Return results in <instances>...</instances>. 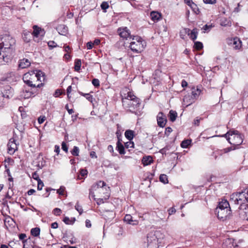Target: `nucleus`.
<instances>
[{
	"instance_id": "nucleus-1",
	"label": "nucleus",
	"mask_w": 248,
	"mask_h": 248,
	"mask_svg": "<svg viewBox=\"0 0 248 248\" xmlns=\"http://www.w3.org/2000/svg\"><path fill=\"white\" fill-rule=\"evenodd\" d=\"M24 83L32 88H40L43 83L39 82L45 80L44 73L40 70H34L25 74L23 77Z\"/></svg>"
},
{
	"instance_id": "nucleus-2",
	"label": "nucleus",
	"mask_w": 248,
	"mask_h": 248,
	"mask_svg": "<svg viewBox=\"0 0 248 248\" xmlns=\"http://www.w3.org/2000/svg\"><path fill=\"white\" fill-rule=\"evenodd\" d=\"M122 103L125 108L132 112L138 110L140 106V99L131 92H128L127 95L122 98Z\"/></svg>"
},
{
	"instance_id": "nucleus-3",
	"label": "nucleus",
	"mask_w": 248,
	"mask_h": 248,
	"mask_svg": "<svg viewBox=\"0 0 248 248\" xmlns=\"http://www.w3.org/2000/svg\"><path fill=\"white\" fill-rule=\"evenodd\" d=\"M15 40L9 35L0 36V50L13 56L15 50Z\"/></svg>"
},
{
	"instance_id": "nucleus-4",
	"label": "nucleus",
	"mask_w": 248,
	"mask_h": 248,
	"mask_svg": "<svg viewBox=\"0 0 248 248\" xmlns=\"http://www.w3.org/2000/svg\"><path fill=\"white\" fill-rule=\"evenodd\" d=\"M215 213L218 219L222 220L227 219L231 213L229 202L227 200H222L219 202Z\"/></svg>"
},
{
	"instance_id": "nucleus-5",
	"label": "nucleus",
	"mask_w": 248,
	"mask_h": 248,
	"mask_svg": "<svg viewBox=\"0 0 248 248\" xmlns=\"http://www.w3.org/2000/svg\"><path fill=\"white\" fill-rule=\"evenodd\" d=\"M231 200L235 204H239L240 208L247 206L248 203V188L241 192L232 195Z\"/></svg>"
},
{
	"instance_id": "nucleus-6",
	"label": "nucleus",
	"mask_w": 248,
	"mask_h": 248,
	"mask_svg": "<svg viewBox=\"0 0 248 248\" xmlns=\"http://www.w3.org/2000/svg\"><path fill=\"white\" fill-rule=\"evenodd\" d=\"M223 137H226L231 144L235 146L240 145L243 141V136L240 134L237 131H230Z\"/></svg>"
},
{
	"instance_id": "nucleus-7",
	"label": "nucleus",
	"mask_w": 248,
	"mask_h": 248,
	"mask_svg": "<svg viewBox=\"0 0 248 248\" xmlns=\"http://www.w3.org/2000/svg\"><path fill=\"white\" fill-rule=\"evenodd\" d=\"M146 46V42L140 36H134L130 43L131 50L136 53L142 52Z\"/></svg>"
},
{
	"instance_id": "nucleus-8",
	"label": "nucleus",
	"mask_w": 248,
	"mask_h": 248,
	"mask_svg": "<svg viewBox=\"0 0 248 248\" xmlns=\"http://www.w3.org/2000/svg\"><path fill=\"white\" fill-rule=\"evenodd\" d=\"M106 186V183L103 181H99L93 184L91 188L90 189L89 195L93 197H94L96 194L101 193L104 191V186Z\"/></svg>"
},
{
	"instance_id": "nucleus-9",
	"label": "nucleus",
	"mask_w": 248,
	"mask_h": 248,
	"mask_svg": "<svg viewBox=\"0 0 248 248\" xmlns=\"http://www.w3.org/2000/svg\"><path fill=\"white\" fill-rule=\"evenodd\" d=\"M182 33H184V35L187 34L193 41L197 39L198 34V30L196 28L193 29L192 31L188 28H185L182 30Z\"/></svg>"
},
{
	"instance_id": "nucleus-10",
	"label": "nucleus",
	"mask_w": 248,
	"mask_h": 248,
	"mask_svg": "<svg viewBox=\"0 0 248 248\" xmlns=\"http://www.w3.org/2000/svg\"><path fill=\"white\" fill-rule=\"evenodd\" d=\"M8 153L10 155H13L17 150V144L14 139H10L8 144Z\"/></svg>"
},
{
	"instance_id": "nucleus-11",
	"label": "nucleus",
	"mask_w": 248,
	"mask_h": 248,
	"mask_svg": "<svg viewBox=\"0 0 248 248\" xmlns=\"http://www.w3.org/2000/svg\"><path fill=\"white\" fill-rule=\"evenodd\" d=\"M118 32L121 37L127 40L128 38H132L129 30L126 27L119 28Z\"/></svg>"
},
{
	"instance_id": "nucleus-12",
	"label": "nucleus",
	"mask_w": 248,
	"mask_h": 248,
	"mask_svg": "<svg viewBox=\"0 0 248 248\" xmlns=\"http://www.w3.org/2000/svg\"><path fill=\"white\" fill-rule=\"evenodd\" d=\"M19 78L20 77L17 74L14 72H11L6 75L5 80L10 83H12L17 81Z\"/></svg>"
},
{
	"instance_id": "nucleus-13",
	"label": "nucleus",
	"mask_w": 248,
	"mask_h": 248,
	"mask_svg": "<svg viewBox=\"0 0 248 248\" xmlns=\"http://www.w3.org/2000/svg\"><path fill=\"white\" fill-rule=\"evenodd\" d=\"M157 121L158 126L161 127H164L167 123L166 116L162 112H159L157 116Z\"/></svg>"
},
{
	"instance_id": "nucleus-14",
	"label": "nucleus",
	"mask_w": 248,
	"mask_h": 248,
	"mask_svg": "<svg viewBox=\"0 0 248 248\" xmlns=\"http://www.w3.org/2000/svg\"><path fill=\"white\" fill-rule=\"evenodd\" d=\"M35 92L33 90L31 91L27 90L25 89V88L23 90L22 92H20V97L21 98L23 99H27L30 97L33 96Z\"/></svg>"
},
{
	"instance_id": "nucleus-15",
	"label": "nucleus",
	"mask_w": 248,
	"mask_h": 248,
	"mask_svg": "<svg viewBox=\"0 0 248 248\" xmlns=\"http://www.w3.org/2000/svg\"><path fill=\"white\" fill-rule=\"evenodd\" d=\"M59 33L61 35H65L68 32V28L65 25L61 24L57 26L56 28Z\"/></svg>"
},
{
	"instance_id": "nucleus-16",
	"label": "nucleus",
	"mask_w": 248,
	"mask_h": 248,
	"mask_svg": "<svg viewBox=\"0 0 248 248\" xmlns=\"http://www.w3.org/2000/svg\"><path fill=\"white\" fill-rule=\"evenodd\" d=\"M231 44H232L233 48L235 49H239L242 46V42L241 40L237 37L234 38L231 40Z\"/></svg>"
},
{
	"instance_id": "nucleus-17",
	"label": "nucleus",
	"mask_w": 248,
	"mask_h": 248,
	"mask_svg": "<svg viewBox=\"0 0 248 248\" xmlns=\"http://www.w3.org/2000/svg\"><path fill=\"white\" fill-rule=\"evenodd\" d=\"M183 101L184 104L186 106H188L195 102L192 96L189 94L186 95L184 96Z\"/></svg>"
},
{
	"instance_id": "nucleus-18",
	"label": "nucleus",
	"mask_w": 248,
	"mask_h": 248,
	"mask_svg": "<svg viewBox=\"0 0 248 248\" xmlns=\"http://www.w3.org/2000/svg\"><path fill=\"white\" fill-rule=\"evenodd\" d=\"M11 93H12L11 91H10ZM10 96H12V93L10 94H4L1 91H0V108H3L4 106V98H10Z\"/></svg>"
},
{
	"instance_id": "nucleus-19",
	"label": "nucleus",
	"mask_w": 248,
	"mask_h": 248,
	"mask_svg": "<svg viewBox=\"0 0 248 248\" xmlns=\"http://www.w3.org/2000/svg\"><path fill=\"white\" fill-rule=\"evenodd\" d=\"M201 92V91L200 89H198V88L195 89V88H192V91H191V95L192 98L194 99V101L196 100L199 95L200 94Z\"/></svg>"
},
{
	"instance_id": "nucleus-20",
	"label": "nucleus",
	"mask_w": 248,
	"mask_h": 248,
	"mask_svg": "<svg viewBox=\"0 0 248 248\" xmlns=\"http://www.w3.org/2000/svg\"><path fill=\"white\" fill-rule=\"evenodd\" d=\"M31 64L30 61L26 59L20 60L19 63V67L22 69L25 68L29 66Z\"/></svg>"
},
{
	"instance_id": "nucleus-21",
	"label": "nucleus",
	"mask_w": 248,
	"mask_h": 248,
	"mask_svg": "<svg viewBox=\"0 0 248 248\" xmlns=\"http://www.w3.org/2000/svg\"><path fill=\"white\" fill-rule=\"evenodd\" d=\"M124 221L129 224L137 225L138 222L132 220V217L130 215H126L124 217Z\"/></svg>"
},
{
	"instance_id": "nucleus-22",
	"label": "nucleus",
	"mask_w": 248,
	"mask_h": 248,
	"mask_svg": "<svg viewBox=\"0 0 248 248\" xmlns=\"http://www.w3.org/2000/svg\"><path fill=\"white\" fill-rule=\"evenodd\" d=\"M33 31L31 33L35 37H38L39 35L41 33V32H44L42 30L41 28L38 27V26L34 25L33 27Z\"/></svg>"
},
{
	"instance_id": "nucleus-23",
	"label": "nucleus",
	"mask_w": 248,
	"mask_h": 248,
	"mask_svg": "<svg viewBox=\"0 0 248 248\" xmlns=\"http://www.w3.org/2000/svg\"><path fill=\"white\" fill-rule=\"evenodd\" d=\"M117 148L120 154L124 155L125 154L124 147L120 140L117 143Z\"/></svg>"
},
{
	"instance_id": "nucleus-24",
	"label": "nucleus",
	"mask_w": 248,
	"mask_h": 248,
	"mask_svg": "<svg viewBox=\"0 0 248 248\" xmlns=\"http://www.w3.org/2000/svg\"><path fill=\"white\" fill-rule=\"evenodd\" d=\"M152 162L153 159L150 156L143 157L142 159V163L144 166L150 165Z\"/></svg>"
},
{
	"instance_id": "nucleus-25",
	"label": "nucleus",
	"mask_w": 248,
	"mask_h": 248,
	"mask_svg": "<svg viewBox=\"0 0 248 248\" xmlns=\"http://www.w3.org/2000/svg\"><path fill=\"white\" fill-rule=\"evenodd\" d=\"M152 19L154 21H157L161 17L160 14L157 12L153 11L150 14Z\"/></svg>"
},
{
	"instance_id": "nucleus-26",
	"label": "nucleus",
	"mask_w": 248,
	"mask_h": 248,
	"mask_svg": "<svg viewBox=\"0 0 248 248\" xmlns=\"http://www.w3.org/2000/svg\"><path fill=\"white\" fill-rule=\"evenodd\" d=\"M247 207H245L244 208H240V214L245 216L244 218L247 220L248 221V205L246 206Z\"/></svg>"
},
{
	"instance_id": "nucleus-27",
	"label": "nucleus",
	"mask_w": 248,
	"mask_h": 248,
	"mask_svg": "<svg viewBox=\"0 0 248 248\" xmlns=\"http://www.w3.org/2000/svg\"><path fill=\"white\" fill-rule=\"evenodd\" d=\"M134 132L131 130H127L125 131L124 135L125 137L129 140H131L134 138Z\"/></svg>"
},
{
	"instance_id": "nucleus-28",
	"label": "nucleus",
	"mask_w": 248,
	"mask_h": 248,
	"mask_svg": "<svg viewBox=\"0 0 248 248\" xmlns=\"http://www.w3.org/2000/svg\"><path fill=\"white\" fill-rule=\"evenodd\" d=\"M177 116V113L176 111L170 110L169 112V118L170 121L174 122Z\"/></svg>"
},
{
	"instance_id": "nucleus-29",
	"label": "nucleus",
	"mask_w": 248,
	"mask_h": 248,
	"mask_svg": "<svg viewBox=\"0 0 248 248\" xmlns=\"http://www.w3.org/2000/svg\"><path fill=\"white\" fill-rule=\"evenodd\" d=\"M31 233L35 237L38 236L40 233V229L37 227L32 228L31 231Z\"/></svg>"
},
{
	"instance_id": "nucleus-30",
	"label": "nucleus",
	"mask_w": 248,
	"mask_h": 248,
	"mask_svg": "<svg viewBox=\"0 0 248 248\" xmlns=\"http://www.w3.org/2000/svg\"><path fill=\"white\" fill-rule=\"evenodd\" d=\"M81 65V60L80 59L76 60L75 62V70L76 71H79L80 69Z\"/></svg>"
},
{
	"instance_id": "nucleus-31",
	"label": "nucleus",
	"mask_w": 248,
	"mask_h": 248,
	"mask_svg": "<svg viewBox=\"0 0 248 248\" xmlns=\"http://www.w3.org/2000/svg\"><path fill=\"white\" fill-rule=\"evenodd\" d=\"M233 240L232 238H228L226 240L224 243V246L229 245L228 248H234V246L233 244Z\"/></svg>"
},
{
	"instance_id": "nucleus-32",
	"label": "nucleus",
	"mask_w": 248,
	"mask_h": 248,
	"mask_svg": "<svg viewBox=\"0 0 248 248\" xmlns=\"http://www.w3.org/2000/svg\"><path fill=\"white\" fill-rule=\"evenodd\" d=\"M191 140H183L181 144V146L183 148H187L188 145L191 143Z\"/></svg>"
},
{
	"instance_id": "nucleus-33",
	"label": "nucleus",
	"mask_w": 248,
	"mask_h": 248,
	"mask_svg": "<svg viewBox=\"0 0 248 248\" xmlns=\"http://www.w3.org/2000/svg\"><path fill=\"white\" fill-rule=\"evenodd\" d=\"M80 94L82 96H84L86 97V98L89 100L90 102H92L93 100V97L92 95L89 93H84L82 92H79Z\"/></svg>"
},
{
	"instance_id": "nucleus-34",
	"label": "nucleus",
	"mask_w": 248,
	"mask_h": 248,
	"mask_svg": "<svg viewBox=\"0 0 248 248\" xmlns=\"http://www.w3.org/2000/svg\"><path fill=\"white\" fill-rule=\"evenodd\" d=\"M160 181L164 184H167L168 183L167 176L165 174H161L159 176Z\"/></svg>"
},
{
	"instance_id": "nucleus-35",
	"label": "nucleus",
	"mask_w": 248,
	"mask_h": 248,
	"mask_svg": "<svg viewBox=\"0 0 248 248\" xmlns=\"http://www.w3.org/2000/svg\"><path fill=\"white\" fill-rule=\"evenodd\" d=\"M190 7L193 9L194 12L196 14L198 15L200 14V11L199 8L197 7V5L195 4L194 2H192V5H191Z\"/></svg>"
},
{
	"instance_id": "nucleus-36",
	"label": "nucleus",
	"mask_w": 248,
	"mask_h": 248,
	"mask_svg": "<svg viewBox=\"0 0 248 248\" xmlns=\"http://www.w3.org/2000/svg\"><path fill=\"white\" fill-rule=\"evenodd\" d=\"M79 152V148L77 146H74L73 150L71 151L72 155L74 156H78Z\"/></svg>"
},
{
	"instance_id": "nucleus-37",
	"label": "nucleus",
	"mask_w": 248,
	"mask_h": 248,
	"mask_svg": "<svg viewBox=\"0 0 248 248\" xmlns=\"http://www.w3.org/2000/svg\"><path fill=\"white\" fill-rule=\"evenodd\" d=\"M63 222L66 224H72L75 221V218H73V220H71L68 217H65L63 219Z\"/></svg>"
},
{
	"instance_id": "nucleus-38",
	"label": "nucleus",
	"mask_w": 248,
	"mask_h": 248,
	"mask_svg": "<svg viewBox=\"0 0 248 248\" xmlns=\"http://www.w3.org/2000/svg\"><path fill=\"white\" fill-rule=\"evenodd\" d=\"M214 26L212 24L209 25L206 24L202 27V29L204 30V32H208Z\"/></svg>"
},
{
	"instance_id": "nucleus-39",
	"label": "nucleus",
	"mask_w": 248,
	"mask_h": 248,
	"mask_svg": "<svg viewBox=\"0 0 248 248\" xmlns=\"http://www.w3.org/2000/svg\"><path fill=\"white\" fill-rule=\"evenodd\" d=\"M75 209L78 212L79 214L81 215L83 212V209L80 205H79L78 203L77 202L75 206Z\"/></svg>"
},
{
	"instance_id": "nucleus-40",
	"label": "nucleus",
	"mask_w": 248,
	"mask_h": 248,
	"mask_svg": "<svg viewBox=\"0 0 248 248\" xmlns=\"http://www.w3.org/2000/svg\"><path fill=\"white\" fill-rule=\"evenodd\" d=\"M195 48L197 50H200L202 49L203 47L202 44L200 42H195L194 44Z\"/></svg>"
},
{
	"instance_id": "nucleus-41",
	"label": "nucleus",
	"mask_w": 248,
	"mask_h": 248,
	"mask_svg": "<svg viewBox=\"0 0 248 248\" xmlns=\"http://www.w3.org/2000/svg\"><path fill=\"white\" fill-rule=\"evenodd\" d=\"M134 143L133 142L131 141V140L128 142H126L125 143V147L126 148H134Z\"/></svg>"
},
{
	"instance_id": "nucleus-42",
	"label": "nucleus",
	"mask_w": 248,
	"mask_h": 248,
	"mask_svg": "<svg viewBox=\"0 0 248 248\" xmlns=\"http://www.w3.org/2000/svg\"><path fill=\"white\" fill-rule=\"evenodd\" d=\"M65 190V187L63 186H61L60 188L57 190V193L61 195H63L64 194V191Z\"/></svg>"
},
{
	"instance_id": "nucleus-43",
	"label": "nucleus",
	"mask_w": 248,
	"mask_h": 248,
	"mask_svg": "<svg viewBox=\"0 0 248 248\" xmlns=\"http://www.w3.org/2000/svg\"><path fill=\"white\" fill-rule=\"evenodd\" d=\"M92 83L95 87H98L100 85L99 80L96 78H94L93 79Z\"/></svg>"
},
{
	"instance_id": "nucleus-44",
	"label": "nucleus",
	"mask_w": 248,
	"mask_h": 248,
	"mask_svg": "<svg viewBox=\"0 0 248 248\" xmlns=\"http://www.w3.org/2000/svg\"><path fill=\"white\" fill-rule=\"evenodd\" d=\"M43 186H44V184H43V182L40 179H39L38 181V186H37L38 190H42Z\"/></svg>"
},
{
	"instance_id": "nucleus-45",
	"label": "nucleus",
	"mask_w": 248,
	"mask_h": 248,
	"mask_svg": "<svg viewBox=\"0 0 248 248\" xmlns=\"http://www.w3.org/2000/svg\"><path fill=\"white\" fill-rule=\"evenodd\" d=\"M53 213L55 215L59 216L62 213V211L60 209L56 208L53 210Z\"/></svg>"
},
{
	"instance_id": "nucleus-46",
	"label": "nucleus",
	"mask_w": 248,
	"mask_h": 248,
	"mask_svg": "<svg viewBox=\"0 0 248 248\" xmlns=\"http://www.w3.org/2000/svg\"><path fill=\"white\" fill-rule=\"evenodd\" d=\"M46 117L45 116H41L38 118V122L39 124H41L46 120Z\"/></svg>"
},
{
	"instance_id": "nucleus-47",
	"label": "nucleus",
	"mask_w": 248,
	"mask_h": 248,
	"mask_svg": "<svg viewBox=\"0 0 248 248\" xmlns=\"http://www.w3.org/2000/svg\"><path fill=\"white\" fill-rule=\"evenodd\" d=\"M48 46L49 47L53 48L57 46L56 43L54 41H50L47 43Z\"/></svg>"
},
{
	"instance_id": "nucleus-48",
	"label": "nucleus",
	"mask_w": 248,
	"mask_h": 248,
	"mask_svg": "<svg viewBox=\"0 0 248 248\" xmlns=\"http://www.w3.org/2000/svg\"><path fill=\"white\" fill-rule=\"evenodd\" d=\"M203 1L206 4H214L216 3L217 0H203Z\"/></svg>"
},
{
	"instance_id": "nucleus-49",
	"label": "nucleus",
	"mask_w": 248,
	"mask_h": 248,
	"mask_svg": "<svg viewBox=\"0 0 248 248\" xmlns=\"http://www.w3.org/2000/svg\"><path fill=\"white\" fill-rule=\"evenodd\" d=\"M109 6L107 2H103L101 5V7L103 10H106L108 8Z\"/></svg>"
},
{
	"instance_id": "nucleus-50",
	"label": "nucleus",
	"mask_w": 248,
	"mask_h": 248,
	"mask_svg": "<svg viewBox=\"0 0 248 248\" xmlns=\"http://www.w3.org/2000/svg\"><path fill=\"white\" fill-rule=\"evenodd\" d=\"M31 34L30 33H26L24 34V36L23 37V39L26 42H29L30 41V38L28 37V36H30Z\"/></svg>"
},
{
	"instance_id": "nucleus-51",
	"label": "nucleus",
	"mask_w": 248,
	"mask_h": 248,
	"mask_svg": "<svg viewBox=\"0 0 248 248\" xmlns=\"http://www.w3.org/2000/svg\"><path fill=\"white\" fill-rule=\"evenodd\" d=\"M62 148L66 153H67L68 152V148L64 142H62Z\"/></svg>"
},
{
	"instance_id": "nucleus-52",
	"label": "nucleus",
	"mask_w": 248,
	"mask_h": 248,
	"mask_svg": "<svg viewBox=\"0 0 248 248\" xmlns=\"http://www.w3.org/2000/svg\"><path fill=\"white\" fill-rule=\"evenodd\" d=\"M234 149L235 148H232V147H228L224 149L223 150H221V152H222V153H227L232 150H234Z\"/></svg>"
},
{
	"instance_id": "nucleus-53",
	"label": "nucleus",
	"mask_w": 248,
	"mask_h": 248,
	"mask_svg": "<svg viewBox=\"0 0 248 248\" xmlns=\"http://www.w3.org/2000/svg\"><path fill=\"white\" fill-rule=\"evenodd\" d=\"M172 130L171 128L170 127H168L166 128L165 130V134L167 136H169V134L170 133L172 132Z\"/></svg>"
},
{
	"instance_id": "nucleus-54",
	"label": "nucleus",
	"mask_w": 248,
	"mask_h": 248,
	"mask_svg": "<svg viewBox=\"0 0 248 248\" xmlns=\"http://www.w3.org/2000/svg\"><path fill=\"white\" fill-rule=\"evenodd\" d=\"M176 212V210L174 208L171 207L168 210L169 215H171L174 214Z\"/></svg>"
},
{
	"instance_id": "nucleus-55",
	"label": "nucleus",
	"mask_w": 248,
	"mask_h": 248,
	"mask_svg": "<svg viewBox=\"0 0 248 248\" xmlns=\"http://www.w3.org/2000/svg\"><path fill=\"white\" fill-rule=\"evenodd\" d=\"M80 173L81 176H85L87 175V171L86 170L82 169L80 170Z\"/></svg>"
},
{
	"instance_id": "nucleus-56",
	"label": "nucleus",
	"mask_w": 248,
	"mask_h": 248,
	"mask_svg": "<svg viewBox=\"0 0 248 248\" xmlns=\"http://www.w3.org/2000/svg\"><path fill=\"white\" fill-rule=\"evenodd\" d=\"M85 225L86 227L87 228H90L92 226V224L91 223V221L89 219H86L85 221Z\"/></svg>"
},
{
	"instance_id": "nucleus-57",
	"label": "nucleus",
	"mask_w": 248,
	"mask_h": 248,
	"mask_svg": "<svg viewBox=\"0 0 248 248\" xmlns=\"http://www.w3.org/2000/svg\"><path fill=\"white\" fill-rule=\"evenodd\" d=\"M93 44L92 42H89L87 44V47L88 49H91L93 46Z\"/></svg>"
},
{
	"instance_id": "nucleus-58",
	"label": "nucleus",
	"mask_w": 248,
	"mask_h": 248,
	"mask_svg": "<svg viewBox=\"0 0 248 248\" xmlns=\"http://www.w3.org/2000/svg\"><path fill=\"white\" fill-rule=\"evenodd\" d=\"M65 108L67 109V110L68 111V112L69 114H72L74 112V110H73V109H69L68 108V104L66 105Z\"/></svg>"
},
{
	"instance_id": "nucleus-59",
	"label": "nucleus",
	"mask_w": 248,
	"mask_h": 248,
	"mask_svg": "<svg viewBox=\"0 0 248 248\" xmlns=\"http://www.w3.org/2000/svg\"><path fill=\"white\" fill-rule=\"evenodd\" d=\"M201 119H198L197 118L194 121V124L195 125L198 126L199 125L200 120Z\"/></svg>"
},
{
	"instance_id": "nucleus-60",
	"label": "nucleus",
	"mask_w": 248,
	"mask_h": 248,
	"mask_svg": "<svg viewBox=\"0 0 248 248\" xmlns=\"http://www.w3.org/2000/svg\"><path fill=\"white\" fill-rule=\"evenodd\" d=\"M72 91V87L71 86H69L68 87L67 89V94L68 97H69V94L71 93Z\"/></svg>"
},
{
	"instance_id": "nucleus-61",
	"label": "nucleus",
	"mask_w": 248,
	"mask_h": 248,
	"mask_svg": "<svg viewBox=\"0 0 248 248\" xmlns=\"http://www.w3.org/2000/svg\"><path fill=\"white\" fill-rule=\"evenodd\" d=\"M51 228L53 229H56L58 227V224L57 222H53L51 225Z\"/></svg>"
},
{
	"instance_id": "nucleus-62",
	"label": "nucleus",
	"mask_w": 248,
	"mask_h": 248,
	"mask_svg": "<svg viewBox=\"0 0 248 248\" xmlns=\"http://www.w3.org/2000/svg\"><path fill=\"white\" fill-rule=\"evenodd\" d=\"M62 94V92L60 90H57L55 91L54 95L55 97H58Z\"/></svg>"
},
{
	"instance_id": "nucleus-63",
	"label": "nucleus",
	"mask_w": 248,
	"mask_h": 248,
	"mask_svg": "<svg viewBox=\"0 0 248 248\" xmlns=\"http://www.w3.org/2000/svg\"><path fill=\"white\" fill-rule=\"evenodd\" d=\"M181 85L183 87H186L187 86V83L185 80L182 81Z\"/></svg>"
},
{
	"instance_id": "nucleus-64",
	"label": "nucleus",
	"mask_w": 248,
	"mask_h": 248,
	"mask_svg": "<svg viewBox=\"0 0 248 248\" xmlns=\"http://www.w3.org/2000/svg\"><path fill=\"white\" fill-rule=\"evenodd\" d=\"M90 156H91V157L92 158H97V155H96V153L94 151H92L91 153H90Z\"/></svg>"
}]
</instances>
